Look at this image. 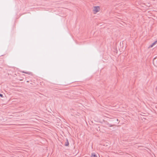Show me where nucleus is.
<instances>
[{
  "label": "nucleus",
  "mask_w": 157,
  "mask_h": 157,
  "mask_svg": "<svg viewBox=\"0 0 157 157\" xmlns=\"http://www.w3.org/2000/svg\"><path fill=\"white\" fill-rule=\"evenodd\" d=\"M100 8L98 6H96L94 7L93 11L95 13H97L99 11Z\"/></svg>",
  "instance_id": "f257e3e1"
},
{
  "label": "nucleus",
  "mask_w": 157,
  "mask_h": 157,
  "mask_svg": "<svg viewBox=\"0 0 157 157\" xmlns=\"http://www.w3.org/2000/svg\"><path fill=\"white\" fill-rule=\"evenodd\" d=\"M157 43V40L154 42L149 47L152 48Z\"/></svg>",
  "instance_id": "f03ea898"
},
{
  "label": "nucleus",
  "mask_w": 157,
  "mask_h": 157,
  "mask_svg": "<svg viewBox=\"0 0 157 157\" xmlns=\"http://www.w3.org/2000/svg\"><path fill=\"white\" fill-rule=\"evenodd\" d=\"M68 145H69V143H68L67 140H67L65 142V145L66 146H67Z\"/></svg>",
  "instance_id": "7ed1b4c3"
},
{
  "label": "nucleus",
  "mask_w": 157,
  "mask_h": 157,
  "mask_svg": "<svg viewBox=\"0 0 157 157\" xmlns=\"http://www.w3.org/2000/svg\"><path fill=\"white\" fill-rule=\"evenodd\" d=\"M91 157H97V156L94 153H92Z\"/></svg>",
  "instance_id": "20e7f679"
},
{
  "label": "nucleus",
  "mask_w": 157,
  "mask_h": 157,
  "mask_svg": "<svg viewBox=\"0 0 157 157\" xmlns=\"http://www.w3.org/2000/svg\"><path fill=\"white\" fill-rule=\"evenodd\" d=\"M153 63L154 64V65L156 66V64L155 63V59L154 58L153 60Z\"/></svg>",
  "instance_id": "39448f33"
},
{
  "label": "nucleus",
  "mask_w": 157,
  "mask_h": 157,
  "mask_svg": "<svg viewBox=\"0 0 157 157\" xmlns=\"http://www.w3.org/2000/svg\"><path fill=\"white\" fill-rule=\"evenodd\" d=\"M0 96L1 97H3V94L0 93Z\"/></svg>",
  "instance_id": "423d86ee"
},
{
  "label": "nucleus",
  "mask_w": 157,
  "mask_h": 157,
  "mask_svg": "<svg viewBox=\"0 0 157 157\" xmlns=\"http://www.w3.org/2000/svg\"><path fill=\"white\" fill-rule=\"evenodd\" d=\"M23 73H27L25 72H24V71L23 72Z\"/></svg>",
  "instance_id": "0eeeda50"
}]
</instances>
